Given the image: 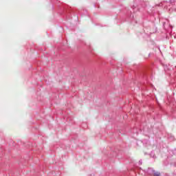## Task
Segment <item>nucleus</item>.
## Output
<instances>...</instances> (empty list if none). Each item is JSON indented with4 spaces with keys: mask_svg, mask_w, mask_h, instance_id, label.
Returning <instances> with one entry per match:
<instances>
[{
    "mask_svg": "<svg viewBox=\"0 0 176 176\" xmlns=\"http://www.w3.org/2000/svg\"><path fill=\"white\" fill-rule=\"evenodd\" d=\"M154 176H160V173L157 172L154 173Z\"/></svg>",
    "mask_w": 176,
    "mask_h": 176,
    "instance_id": "6",
    "label": "nucleus"
},
{
    "mask_svg": "<svg viewBox=\"0 0 176 176\" xmlns=\"http://www.w3.org/2000/svg\"><path fill=\"white\" fill-rule=\"evenodd\" d=\"M173 166H174L175 167H176V164H173Z\"/></svg>",
    "mask_w": 176,
    "mask_h": 176,
    "instance_id": "9",
    "label": "nucleus"
},
{
    "mask_svg": "<svg viewBox=\"0 0 176 176\" xmlns=\"http://www.w3.org/2000/svg\"><path fill=\"white\" fill-rule=\"evenodd\" d=\"M150 156L151 157H153V159H155V157H156V156L155 155V152L154 151H151V153H150Z\"/></svg>",
    "mask_w": 176,
    "mask_h": 176,
    "instance_id": "3",
    "label": "nucleus"
},
{
    "mask_svg": "<svg viewBox=\"0 0 176 176\" xmlns=\"http://www.w3.org/2000/svg\"><path fill=\"white\" fill-rule=\"evenodd\" d=\"M144 32H146H146H148V31L146 30V28H144Z\"/></svg>",
    "mask_w": 176,
    "mask_h": 176,
    "instance_id": "8",
    "label": "nucleus"
},
{
    "mask_svg": "<svg viewBox=\"0 0 176 176\" xmlns=\"http://www.w3.org/2000/svg\"><path fill=\"white\" fill-rule=\"evenodd\" d=\"M164 2H170V3H173L174 2V0H164Z\"/></svg>",
    "mask_w": 176,
    "mask_h": 176,
    "instance_id": "5",
    "label": "nucleus"
},
{
    "mask_svg": "<svg viewBox=\"0 0 176 176\" xmlns=\"http://www.w3.org/2000/svg\"><path fill=\"white\" fill-rule=\"evenodd\" d=\"M129 21H131V23H135V24H137V21L135 20V19H134V14H131L129 16Z\"/></svg>",
    "mask_w": 176,
    "mask_h": 176,
    "instance_id": "1",
    "label": "nucleus"
},
{
    "mask_svg": "<svg viewBox=\"0 0 176 176\" xmlns=\"http://www.w3.org/2000/svg\"><path fill=\"white\" fill-rule=\"evenodd\" d=\"M168 153L170 156L176 157V148H175L174 150H169Z\"/></svg>",
    "mask_w": 176,
    "mask_h": 176,
    "instance_id": "2",
    "label": "nucleus"
},
{
    "mask_svg": "<svg viewBox=\"0 0 176 176\" xmlns=\"http://www.w3.org/2000/svg\"><path fill=\"white\" fill-rule=\"evenodd\" d=\"M132 9L133 10V12H137V10H138V8L134 5L133 6Z\"/></svg>",
    "mask_w": 176,
    "mask_h": 176,
    "instance_id": "4",
    "label": "nucleus"
},
{
    "mask_svg": "<svg viewBox=\"0 0 176 176\" xmlns=\"http://www.w3.org/2000/svg\"><path fill=\"white\" fill-rule=\"evenodd\" d=\"M141 164H142V160H140L139 161V165L141 166Z\"/></svg>",
    "mask_w": 176,
    "mask_h": 176,
    "instance_id": "7",
    "label": "nucleus"
}]
</instances>
